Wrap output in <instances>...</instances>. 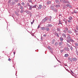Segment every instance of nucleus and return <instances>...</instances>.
Masks as SVG:
<instances>
[{
    "mask_svg": "<svg viewBox=\"0 0 78 78\" xmlns=\"http://www.w3.org/2000/svg\"><path fill=\"white\" fill-rule=\"evenodd\" d=\"M67 42H69V43H70V41L71 42H73V40L72 39H71L70 37L69 36L67 37Z\"/></svg>",
    "mask_w": 78,
    "mask_h": 78,
    "instance_id": "nucleus-1",
    "label": "nucleus"
},
{
    "mask_svg": "<svg viewBox=\"0 0 78 78\" xmlns=\"http://www.w3.org/2000/svg\"><path fill=\"white\" fill-rule=\"evenodd\" d=\"M47 19H48L47 18H44V19L42 20V23H44V22H45V21L47 20Z\"/></svg>",
    "mask_w": 78,
    "mask_h": 78,
    "instance_id": "nucleus-2",
    "label": "nucleus"
},
{
    "mask_svg": "<svg viewBox=\"0 0 78 78\" xmlns=\"http://www.w3.org/2000/svg\"><path fill=\"white\" fill-rule=\"evenodd\" d=\"M42 7V6L41 5H39V7H38L37 9H41V8Z\"/></svg>",
    "mask_w": 78,
    "mask_h": 78,
    "instance_id": "nucleus-3",
    "label": "nucleus"
},
{
    "mask_svg": "<svg viewBox=\"0 0 78 78\" xmlns=\"http://www.w3.org/2000/svg\"><path fill=\"white\" fill-rule=\"evenodd\" d=\"M46 3H47V4L48 5H50V4L51 3V2L50 1H48L46 2Z\"/></svg>",
    "mask_w": 78,
    "mask_h": 78,
    "instance_id": "nucleus-4",
    "label": "nucleus"
},
{
    "mask_svg": "<svg viewBox=\"0 0 78 78\" xmlns=\"http://www.w3.org/2000/svg\"><path fill=\"white\" fill-rule=\"evenodd\" d=\"M54 34H55V36H57V37H59V34L57 33H54Z\"/></svg>",
    "mask_w": 78,
    "mask_h": 78,
    "instance_id": "nucleus-5",
    "label": "nucleus"
},
{
    "mask_svg": "<svg viewBox=\"0 0 78 78\" xmlns=\"http://www.w3.org/2000/svg\"><path fill=\"white\" fill-rule=\"evenodd\" d=\"M72 60L74 61H76L77 60V59L76 58H73Z\"/></svg>",
    "mask_w": 78,
    "mask_h": 78,
    "instance_id": "nucleus-6",
    "label": "nucleus"
},
{
    "mask_svg": "<svg viewBox=\"0 0 78 78\" xmlns=\"http://www.w3.org/2000/svg\"><path fill=\"white\" fill-rule=\"evenodd\" d=\"M63 44V42L62 41H61L59 43V45H61Z\"/></svg>",
    "mask_w": 78,
    "mask_h": 78,
    "instance_id": "nucleus-7",
    "label": "nucleus"
},
{
    "mask_svg": "<svg viewBox=\"0 0 78 78\" xmlns=\"http://www.w3.org/2000/svg\"><path fill=\"white\" fill-rule=\"evenodd\" d=\"M62 36H64V37H66V34H64V33H63L62 34Z\"/></svg>",
    "mask_w": 78,
    "mask_h": 78,
    "instance_id": "nucleus-8",
    "label": "nucleus"
},
{
    "mask_svg": "<svg viewBox=\"0 0 78 78\" xmlns=\"http://www.w3.org/2000/svg\"><path fill=\"white\" fill-rule=\"evenodd\" d=\"M41 30H45V27H41Z\"/></svg>",
    "mask_w": 78,
    "mask_h": 78,
    "instance_id": "nucleus-9",
    "label": "nucleus"
},
{
    "mask_svg": "<svg viewBox=\"0 0 78 78\" xmlns=\"http://www.w3.org/2000/svg\"><path fill=\"white\" fill-rule=\"evenodd\" d=\"M59 23H58V25H59V24H62V23L61 22V20H59Z\"/></svg>",
    "mask_w": 78,
    "mask_h": 78,
    "instance_id": "nucleus-10",
    "label": "nucleus"
},
{
    "mask_svg": "<svg viewBox=\"0 0 78 78\" xmlns=\"http://www.w3.org/2000/svg\"><path fill=\"white\" fill-rule=\"evenodd\" d=\"M62 2L64 3H67V1H65L64 0H62Z\"/></svg>",
    "mask_w": 78,
    "mask_h": 78,
    "instance_id": "nucleus-11",
    "label": "nucleus"
},
{
    "mask_svg": "<svg viewBox=\"0 0 78 78\" xmlns=\"http://www.w3.org/2000/svg\"><path fill=\"white\" fill-rule=\"evenodd\" d=\"M33 7L31 6H30V10H31V9H32V8H33Z\"/></svg>",
    "mask_w": 78,
    "mask_h": 78,
    "instance_id": "nucleus-12",
    "label": "nucleus"
},
{
    "mask_svg": "<svg viewBox=\"0 0 78 78\" xmlns=\"http://www.w3.org/2000/svg\"><path fill=\"white\" fill-rule=\"evenodd\" d=\"M65 57H68L69 56V55L68 54H66L65 55Z\"/></svg>",
    "mask_w": 78,
    "mask_h": 78,
    "instance_id": "nucleus-13",
    "label": "nucleus"
},
{
    "mask_svg": "<svg viewBox=\"0 0 78 78\" xmlns=\"http://www.w3.org/2000/svg\"><path fill=\"white\" fill-rule=\"evenodd\" d=\"M56 8H58L59 7H60V5H56L55 6Z\"/></svg>",
    "mask_w": 78,
    "mask_h": 78,
    "instance_id": "nucleus-14",
    "label": "nucleus"
},
{
    "mask_svg": "<svg viewBox=\"0 0 78 78\" xmlns=\"http://www.w3.org/2000/svg\"><path fill=\"white\" fill-rule=\"evenodd\" d=\"M74 13H75V14H76V13H77V12H77V11H76V10H74Z\"/></svg>",
    "mask_w": 78,
    "mask_h": 78,
    "instance_id": "nucleus-15",
    "label": "nucleus"
},
{
    "mask_svg": "<svg viewBox=\"0 0 78 78\" xmlns=\"http://www.w3.org/2000/svg\"><path fill=\"white\" fill-rule=\"evenodd\" d=\"M72 17L70 16L69 18V20H72Z\"/></svg>",
    "mask_w": 78,
    "mask_h": 78,
    "instance_id": "nucleus-16",
    "label": "nucleus"
},
{
    "mask_svg": "<svg viewBox=\"0 0 78 78\" xmlns=\"http://www.w3.org/2000/svg\"><path fill=\"white\" fill-rule=\"evenodd\" d=\"M49 28H46V30L47 31H49Z\"/></svg>",
    "mask_w": 78,
    "mask_h": 78,
    "instance_id": "nucleus-17",
    "label": "nucleus"
},
{
    "mask_svg": "<svg viewBox=\"0 0 78 78\" xmlns=\"http://www.w3.org/2000/svg\"><path fill=\"white\" fill-rule=\"evenodd\" d=\"M69 49H70V48H69L68 47H67V48L66 49V50H67V51H69Z\"/></svg>",
    "mask_w": 78,
    "mask_h": 78,
    "instance_id": "nucleus-18",
    "label": "nucleus"
},
{
    "mask_svg": "<svg viewBox=\"0 0 78 78\" xmlns=\"http://www.w3.org/2000/svg\"><path fill=\"white\" fill-rule=\"evenodd\" d=\"M67 21L69 23H71V22H72V21L71 20H68Z\"/></svg>",
    "mask_w": 78,
    "mask_h": 78,
    "instance_id": "nucleus-19",
    "label": "nucleus"
},
{
    "mask_svg": "<svg viewBox=\"0 0 78 78\" xmlns=\"http://www.w3.org/2000/svg\"><path fill=\"white\" fill-rule=\"evenodd\" d=\"M68 32L69 33V34L72 33V31L70 30H68Z\"/></svg>",
    "mask_w": 78,
    "mask_h": 78,
    "instance_id": "nucleus-20",
    "label": "nucleus"
},
{
    "mask_svg": "<svg viewBox=\"0 0 78 78\" xmlns=\"http://www.w3.org/2000/svg\"><path fill=\"white\" fill-rule=\"evenodd\" d=\"M67 47H69L70 48V45L68 43H67Z\"/></svg>",
    "mask_w": 78,
    "mask_h": 78,
    "instance_id": "nucleus-21",
    "label": "nucleus"
},
{
    "mask_svg": "<svg viewBox=\"0 0 78 78\" xmlns=\"http://www.w3.org/2000/svg\"><path fill=\"white\" fill-rule=\"evenodd\" d=\"M60 40L62 41H63V38L62 37H61L60 38Z\"/></svg>",
    "mask_w": 78,
    "mask_h": 78,
    "instance_id": "nucleus-22",
    "label": "nucleus"
},
{
    "mask_svg": "<svg viewBox=\"0 0 78 78\" xmlns=\"http://www.w3.org/2000/svg\"><path fill=\"white\" fill-rule=\"evenodd\" d=\"M34 20H33V21H32V22H31V24L32 25V24H33V23H34Z\"/></svg>",
    "mask_w": 78,
    "mask_h": 78,
    "instance_id": "nucleus-23",
    "label": "nucleus"
},
{
    "mask_svg": "<svg viewBox=\"0 0 78 78\" xmlns=\"http://www.w3.org/2000/svg\"><path fill=\"white\" fill-rule=\"evenodd\" d=\"M36 6H37V5H34L33 7V8H36Z\"/></svg>",
    "mask_w": 78,
    "mask_h": 78,
    "instance_id": "nucleus-24",
    "label": "nucleus"
},
{
    "mask_svg": "<svg viewBox=\"0 0 78 78\" xmlns=\"http://www.w3.org/2000/svg\"><path fill=\"white\" fill-rule=\"evenodd\" d=\"M75 45H76V46H78V43H75Z\"/></svg>",
    "mask_w": 78,
    "mask_h": 78,
    "instance_id": "nucleus-25",
    "label": "nucleus"
},
{
    "mask_svg": "<svg viewBox=\"0 0 78 78\" xmlns=\"http://www.w3.org/2000/svg\"><path fill=\"white\" fill-rule=\"evenodd\" d=\"M22 5H23V6H24L25 5V3H24V2H22L21 3Z\"/></svg>",
    "mask_w": 78,
    "mask_h": 78,
    "instance_id": "nucleus-26",
    "label": "nucleus"
},
{
    "mask_svg": "<svg viewBox=\"0 0 78 78\" xmlns=\"http://www.w3.org/2000/svg\"><path fill=\"white\" fill-rule=\"evenodd\" d=\"M66 3H70V2H69V1H66Z\"/></svg>",
    "mask_w": 78,
    "mask_h": 78,
    "instance_id": "nucleus-27",
    "label": "nucleus"
},
{
    "mask_svg": "<svg viewBox=\"0 0 78 78\" xmlns=\"http://www.w3.org/2000/svg\"><path fill=\"white\" fill-rule=\"evenodd\" d=\"M53 25L51 24H49V27H52Z\"/></svg>",
    "mask_w": 78,
    "mask_h": 78,
    "instance_id": "nucleus-28",
    "label": "nucleus"
},
{
    "mask_svg": "<svg viewBox=\"0 0 78 78\" xmlns=\"http://www.w3.org/2000/svg\"><path fill=\"white\" fill-rule=\"evenodd\" d=\"M20 7L21 9H23V7H22V6H20Z\"/></svg>",
    "mask_w": 78,
    "mask_h": 78,
    "instance_id": "nucleus-29",
    "label": "nucleus"
},
{
    "mask_svg": "<svg viewBox=\"0 0 78 78\" xmlns=\"http://www.w3.org/2000/svg\"><path fill=\"white\" fill-rule=\"evenodd\" d=\"M58 43H56L55 44V46H57V45H58Z\"/></svg>",
    "mask_w": 78,
    "mask_h": 78,
    "instance_id": "nucleus-30",
    "label": "nucleus"
},
{
    "mask_svg": "<svg viewBox=\"0 0 78 78\" xmlns=\"http://www.w3.org/2000/svg\"><path fill=\"white\" fill-rule=\"evenodd\" d=\"M46 27H49V24H48L46 25Z\"/></svg>",
    "mask_w": 78,
    "mask_h": 78,
    "instance_id": "nucleus-31",
    "label": "nucleus"
},
{
    "mask_svg": "<svg viewBox=\"0 0 78 78\" xmlns=\"http://www.w3.org/2000/svg\"><path fill=\"white\" fill-rule=\"evenodd\" d=\"M48 49H49V50H51V48H50V47H48Z\"/></svg>",
    "mask_w": 78,
    "mask_h": 78,
    "instance_id": "nucleus-32",
    "label": "nucleus"
},
{
    "mask_svg": "<svg viewBox=\"0 0 78 78\" xmlns=\"http://www.w3.org/2000/svg\"><path fill=\"white\" fill-rule=\"evenodd\" d=\"M69 8H72V6H71V5H69Z\"/></svg>",
    "mask_w": 78,
    "mask_h": 78,
    "instance_id": "nucleus-33",
    "label": "nucleus"
},
{
    "mask_svg": "<svg viewBox=\"0 0 78 78\" xmlns=\"http://www.w3.org/2000/svg\"><path fill=\"white\" fill-rule=\"evenodd\" d=\"M70 49L71 50H73V48H72V47H70Z\"/></svg>",
    "mask_w": 78,
    "mask_h": 78,
    "instance_id": "nucleus-34",
    "label": "nucleus"
},
{
    "mask_svg": "<svg viewBox=\"0 0 78 78\" xmlns=\"http://www.w3.org/2000/svg\"><path fill=\"white\" fill-rule=\"evenodd\" d=\"M70 5H69V4H67L66 5V6H67L68 7H69V6Z\"/></svg>",
    "mask_w": 78,
    "mask_h": 78,
    "instance_id": "nucleus-35",
    "label": "nucleus"
},
{
    "mask_svg": "<svg viewBox=\"0 0 78 78\" xmlns=\"http://www.w3.org/2000/svg\"><path fill=\"white\" fill-rule=\"evenodd\" d=\"M63 32L65 33H66V31L65 30H63Z\"/></svg>",
    "mask_w": 78,
    "mask_h": 78,
    "instance_id": "nucleus-36",
    "label": "nucleus"
},
{
    "mask_svg": "<svg viewBox=\"0 0 78 78\" xmlns=\"http://www.w3.org/2000/svg\"><path fill=\"white\" fill-rule=\"evenodd\" d=\"M66 31H67V30H68V28H66Z\"/></svg>",
    "mask_w": 78,
    "mask_h": 78,
    "instance_id": "nucleus-37",
    "label": "nucleus"
},
{
    "mask_svg": "<svg viewBox=\"0 0 78 78\" xmlns=\"http://www.w3.org/2000/svg\"><path fill=\"white\" fill-rule=\"evenodd\" d=\"M11 0H9V3H11Z\"/></svg>",
    "mask_w": 78,
    "mask_h": 78,
    "instance_id": "nucleus-38",
    "label": "nucleus"
},
{
    "mask_svg": "<svg viewBox=\"0 0 78 78\" xmlns=\"http://www.w3.org/2000/svg\"><path fill=\"white\" fill-rule=\"evenodd\" d=\"M20 3H19L18 4V6H20Z\"/></svg>",
    "mask_w": 78,
    "mask_h": 78,
    "instance_id": "nucleus-39",
    "label": "nucleus"
},
{
    "mask_svg": "<svg viewBox=\"0 0 78 78\" xmlns=\"http://www.w3.org/2000/svg\"><path fill=\"white\" fill-rule=\"evenodd\" d=\"M26 12H27V13H28V11H27V10L26 11Z\"/></svg>",
    "mask_w": 78,
    "mask_h": 78,
    "instance_id": "nucleus-40",
    "label": "nucleus"
},
{
    "mask_svg": "<svg viewBox=\"0 0 78 78\" xmlns=\"http://www.w3.org/2000/svg\"><path fill=\"white\" fill-rule=\"evenodd\" d=\"M20 12L21 13H22V12H23V10H21L20 11Z\"/></svg>",
    "mask_w": 78,
    "mask_h": 78,
    "instance_id": "nucleus-41",
    "label": "nucleus"
},
{
    "mask_svg": "<svg viewBox=\"0 0 78 78\" xmlns=\"http://www.w3.org/2000/svg\"><path fill=\"white\" fill-rule=\"evenodd\" d=\"M57 30L58 31H60V30L59 29L57 28Z\"/></svg>",
    "mask_w": 78,
    "mask_h": 78,
    "instance_id": "nucleus-42",
    "label": "nucleus"
},
{
    "mask_svg": "<svg viewBox=\"0 0 78 78\" xmlns=\"http://www.w3.org/2000/svg\"><path fill=\"white\" fill-rule=\"evenodd\" d=\"M8 60L9 61H11V60L10 59V58H9Z\"/></svg>",
    "mask_w": 78,
    "mask_h": 78,
    "instance_id": "nucleus-43",
    "label": "nucleus"
},
{
    "mask_svg": "<svg viewBox=\"0 0 78 78\" xmlns=\"http://www.w3.org/2000/svg\"><path fill=\"white\" fill-rule=\"evenodd\" d=\"M43 36H44V37H45V36H46V34H44Z\"/></svg>",
    "mask_w": 78,
    "mask_h": 78,
    "instance_id": "nucleus-44",
    "label": "nucleus"
},
{
    "mask_svg": "<svg viewBox=\"0 0 78 78\" xmlns=\"http://www.w3.org/2000/svg\"><path fill=\"white\" fill-rule=\"evenodd\" d=\"M15 53H16V52H13V54H14V55H15Z\"/></svg>",
    "mask_w": 78,
    "mask_h": 78,
    "instance_id": "nucleus-45",
    "label": "nucleus"
},
{
    "mask_svg": "<svg viewBox=\"0 0 78 78\" xmlns=\"http://www.w3.org/2000/svg\"><path fill=\"white\" fill-rule=\"evenodd\" d=\"M71 72L72 73H73V72L72 71H71Z\"/></svg>",
    "mask_w": 78,
    "mask_h": 78,
    "instance_id": "nucleus-46",
    "label": "nucleus"
},
{
    "mask_svg": "<svg viewBox=\"0 0 78 78\" xmlns=\"http://www.w3.org/2000/svg\"><path fill=\"white\" fill-rule=\"evenodd\" d=\"M40 28V26H39L38 27V28Z\"/></svg>",
    "mask_w": 78,
    "mask_h": 78,
    "instance_id": "nucleus-47",
    "label": "nucleus"
},
{
    "mask_svg": "<svg viewBox=\"0 0 78 78\" xmlns=\"http://www.w3.org/2000/svg\"><path fill=\"white\" fill-rule=\"evenodd\" d=\"M18 0H16V2H17V1H18Z\"/></svg>",
    "mask_w": 78,
    "mask_h": 78,
    "instance_id": "nucleus-48",
    "label": "nucleus"
},
{
    "mask_svg": "<svg viewBox=\"0 0 78 78\" xmlns=\"http://www.w3.org/2000/svg\"><path fill=\"white\" fill-rule=\"evenodd\" d=\"M67 20L66 21H65V23H66V24H67Z\"/></svg>",
    "mask_w": 78,
    "mask_h": 78,
    "instance_id": "nucleus-49",
    "label": "nucleus"
},
{
    "mask_svg": "<svg viewBox=\"0 0 78 78\" xmlns=\"http://www.w3.org/2000/svg\"><path fill=\"white\" fill-rule=\"evenodd\" d=\"M76 30H78V27H76Z\"/></svg>",
    "mask_w": 78,
    "mask_h": 78,
    "instance_id": "nucleus-50",
    "label": "nucleus"
},
{
    "mask_svg": "<svg viewBox=\"0 0 78 78\" xmlns=\"http://www.w3.org/2000/svg\"><path fill=\"white\" fill-rule=\"evenodd\" d=\"M61 52H62L63 51L62 50L61 51Z\"/></svg>",
    "mask_w": 78,
    "mask_h": 78,
    "instance_id": "nucleus-51",
    "label": "nucleus"
},
{
    "mask_svg": "<svg viewBox=\"0 0 78 78\" xmlns=\"http://www.w3.org/2000/svg\"><path fill=\"white\" fill-rule=\"evenodd\" d=\"M60 2H62V0H60Z\"/></svg>",
    "mask_w": 78,
    "mask_h": 78,
    "instance_id": "nucleus-52",
    "label": "nucleus"
},
{
    "mask_svg": "<svg viewBox=\"0 0 78 78\" xmlns=\"http://www.w3.org/2000/svg\"><path fill=\"white\" fill-rule=\"evenodd\" d=\"M58 61L59 62H61L59 61V60H58Z\"/></svg>",
    "mask_w": 78,
    "mask_h": 78,
    "instance_id": "nucleus-53",
    "label": "nucleus"
},
{
    "mask_svg": "<svg viewBox=\"0 0 78 78\" xmlns=\"http://www.w3.org/2000/svg\"><path fill=\"white\" fill-rule=\"evenodd\" d=\"M52 44H54V42H52Z\"/></svg>",
    "mask_w": 78,
    "mask_h": 78,
    "instance_id": "nucleus-54",
    "label": "nucleus"
},
{
    "mask_svg": "<svg viewBox=\"0 0 78 78\" xmlns=\"http://www.w3.org/2000/svg\"><path fill=\"white\" fill-rule=\"evenodd\" d=\"M72 14H74V13L73 12H72Z\"/></svg>",
    "mask_w": 78,
    "mask_h": 78,
    "instance_id": "nucleus-55",
    "label": "nucleus"
},
{
    "mask_svg": "<svg viewBox=\"0 0 78 78\" xmlns=\"http://www.w3.org/2000/svg\"><path fill=\"white\" fill-rule=\"evenodd\" d=\"M56 67V66H54V67Z\"/></svg>",
    "mask_w": 78,
    "mask_h": 78,
    "instance_id": "nucleus-56",
    "label": "nucleus"
},
{
    "mask_svg": "<svg viewBox=\"0 0 78 78\" xmlns=\"http://www.w3.org/2000/svg\"><path fill=\"white\" fill-rule=\"evenodd\" d=\"M28 6H30V5H28Z\"/></svg>",
    "mask_w": 78,
    "mask_h": 78,
    "instance_id": "nucleus-57",
    "label": "nucleus"
},
{
    "mask_svg": "<svg viewBox=\"0 0 78 78\" xmlns=\"http://www.w3.org/2000/svg\"><path fill=\"white\" fill-rule=\"evenodd\" d=\"M74 1H76V0H73Z\"/></svg>",
    "mask_w": 78,
    "mask_h": 78,
    "instance_id": "nucleus-58",
    "label": "nucleus"
},
{
    "mask_svg": "<svg viewBox=\"0 0 78 78\" xmlns=\"http://www.w3.org/2000/svg\"><path fill=\"white\" fill-rule=\"evenodd\" d=\"M77 55H78V54H77Z\"/></svg>",
    "mask_w": 78,
    "mask_h": 78,
    "instance_id": "nucleus-59",
    "label": "nucleus"
}]
</instances>
